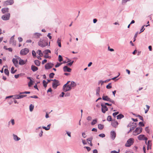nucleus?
I'll list each match as a JSON object with an SVG mask.
<instances>
[{
	"label": "nucleus",
	"instance_id": "4",
	"mask_svg": "<svg viewBox=\"0 0 153 153\" xmlns=\"http://www.w3.org/2000/svg\"><path fill=\"white\" fill-rule=\"evenodd\" d=\"M72 89L70 85L65 84L63 86L62 90L64 92L70 91Z\"/></svg>",
	"mask_w": 153,
	"mask_h": 153
},
{
	"label": "nucleus",
	"instance_id": "14",
	"mask_svg": "<svg viewBox=\"0 0 153 153\" xmlns=\"http://www.w3.org/2000/svg\"><path fill=\"white\" fill-rule=\"evenodd\" d=\"M116 137V133L114 131H111V137L113 140L115 139Z\"/></svg>",
	"mask_w": 153,
	"mask_h": 153
},
{
	"label": "nucleus",
	"instance_id": "58",
	"mask_svg": "<svg viewBox=\"0 0 153 153\" xmlns=\"http://www.w3.org/2000/svg\"><path fill=\"white\" fill-rule=\"evenodd\" d=\"M99 136L100 137H102V138L104 137H105V135L104 134H101L99 135Z\"/></svg>",
	"mask_w": 153,
	"mask_h": 153
},
{
	"label": "nucleus",
	"instance_id": "44",
	"mask_svg": "<svg viewBox=\"0 0 153 153\" xmlns=\"http://www.w3.org/2000/svg\"><path fill=\"white\" fill-rule=\"evenodd\" d=\"M55 74L53 73H50L49 75V77L50 78H52L53 77Z\"/></svg>",
	"mask_w": 153,
	"mask_h": 153
},
{
	"label": "nucleus",
	"instance_id": "54",
	"mask_svg": "<svg viewBox=\"0 0 153 153\" xmlns=\"http://www.w3.org/2000/svg\"><path fill=\"white\" fill-rule=\"evenodd\" d=\"M62 64V63H59L57 62L56 64L55 65V67L56 68H57L59 67Z\"/></svg>",
	"mask_w": 153,
	"mask_h": 153
},
{
	"label": "nucleus",
	"instance_id": "16",
	"mask_svg": "<svg viewBox=\"0 0 153 153\" xmlns=\"http://www.w3.org/2000/svg\"><path fill=\"white\" fill-rule=\"evenodd\" d=\"M147 145V150H149V149H151V146H152V143H151V141L149 140L148 141L147 143H146Z\"/></svg>",
	"mask_w": 153,
	"mask_h": 153
},
{
	"label": "nucleus",
	"instance_id": "9",
	"mask_svg": "<svg viewBox=\"0 0 153 153\" xmlns=\"http://www.w3.org/2000/svg\"><path fill=\"white\" fill-rule=\"evenodd\" d=\"M14 3L13 0H7L4 2V6L8 5H11Z\"/></svg>",
	"mask_w": 153,
	"mask_h": 153
},
{
	"label": "nucleus",
	"instance_id": "28",
	"mask_svg": "<svg viewBox=\"0 0 153 153\" xmlns=\"http://www.w3.org/2000/svg\"><path fill=\"white\" fill-rule=\"evenodd\" d=\"M51 125V124H49L47 126V127L45 126H43L42 128L45 129L46 130H48L50 129V126Z\"/></svg>",
	"mask_w": 153,
	"mask_h": 153
},
{
	"label": "nucleus",
	"instance_id": "31",
	"mask_svg": "<svg viewBox=\"0 0 153 153\" xmlns=\"http://www.w3.org/2000/svg\"><path fill=\"white\" fill-rule=\"evenodd\" d=\"M35 64L37 66H39L40 65V62L38 60H35L34 61Z\"/></svg>",
	"mask_w": 153,
	"mask_h": 153
},
{
	"label": "nucleus",
	"instance_id": "57",
	"mask_svg": "<svg viewBox=\"0 0 153 153\" xmlns=\"http://www.w3.org/2000/svg\"><path fill=\"white\" fill-rule=\"evenodd\" d=\"M66 134H67L70 137H71V132L68 131H66Z\"/></svg>",
	"mask_w": 153,
	"mask_h": 153
},
{
	"label": "nucleus",
	"instance_id": "36",
	"mask_svg": "<svg viewBox=\"0 0 153 153\" xmlns=\"http://www.w3.org/2000/svg\"><path fill=\"white\" fill-rule=\"evenodd\" d=\"M34 106L32 104H31L29 106L30 111H32L33 109Z\"/></svg>",
	"mask_w": 153,
	"mask_h": 153
},
{
	"label": "nucleus",
	"instance_id": "34",
	"mask_svg": "<svg viewBox=\"0 0 153 153\" xmlns=\"http://www.w3.org/2000/svg\"><path fill=\"white\" fill-rule=\"evenodd\" d=\"M36 53L38 54L40 56H42L43 55V53H42L41 51L40 50H38Z\"/></svg>",
	"mask_w": 153,
	"mask_h": 153
},
{
	"label": "nucleus",
	"instance_id": "35",
	"mask_svg": "<svg viewBox=\"0 0 153 153\" xmlns=\"http://www.w3.org/2000/svg\"><path fill=\"white\" fill-rule=\"evenodd\" d=\"M145 130L147 133H148L149 134H150V129L149 128V127H146L145 128Z\"/></svg>",
	"mask_w": 153,
	"mask_h": 153
},
{
	"label": "nucleus",
	"instance_id": "12",
	"mask_svg": "<svg viewBox=\"0 0 153 153\" xmlns=\"http://www.w3.org/2000/svg\"><path fill=\"white\" fill-rule=\"evenodd\" d=\"M59 85V81L56 82H53L52 83V87L53 88L56 89Z\"/></svg>",
	"mask_w": 153,
	"mask_h": 153
},
{
	"label": "nucleus",
	"instance_id": "22",
	"mask_svg": "<svg viewBox=\"0 0 153 153\" xmlns=\"http://www.w3.org/2000/svg\"><path fill=\"white\" fill-rule=\"evenodd\" d=\"M9 9L7 8H3L1 9V11L3 13H4L6 12H8L9 11Z\"/></svg>",
	"mask_w": 153,
	"mask_h": 153
},
{
	"label": "nucleus",
	"instance_id": "38",
	"mask_svg": "<svg viewBox=\"0 0 153 153\" xmlns=\"http://www.w3.org/2000/svg\"><path fill=\"white\" fill-rule=\"evenodd\" d=\"M97 123V119H94L93 120V121L91 123V125H94Z\"/></svg>",
	"mask_w": 153,
	"mask_h": 153
},
{
	"label": "nucleus",
	"instance_id": "40",
	"mask_svg": "<svg viewBox=\"0 0 153 153\" xmlns=\"http://www.w3.org/2000/svg\"><path fill=\"white\" fill-rule=\"evenodd\" d=\"M14 67H12L11 68V72L12 74H14L16 72L17 70H15L14 71Z\"/></svg>",
	"mask_w": 153,
	"mask_h": 153
},
{
	"label": "nucleus",
	"instance_id": "41",
	"mask_svg": "<svg viewBox=\"0 0 153 153\" xmlns=\"http://www.w3.org/2000/svg\"><path fill=\"white\" fill-rule=\"evenodd\" d=\"M48 83V82H46V81L45 80H44L43 81V84L45 88H46L47 86V84Z\"/></svg>",
	"mask_w": 153,
	"mask_h": 153
},
{
	"label": "nucleus",
	"instance_id": "8",
	"mask_svg": "<svg viewBox=\"0 0 153 153\" xmlns=\"http://www.w3.org/2000/svg\"><path fill=\"white\" fill-rule=\"evenodd\" d=\"M10 17V14L9 13L7 14L4 15L1 17V19L4 20L6 21L9 20Z\"/></svg>",
	"mask_w": 153,
	"mask_h": 153
},
{
	"label": "nucleus",
	"instance_id": "27",
	"mask_svg": "<svg viewBox=\"0 0 153 153\" xmlns=\"http://www.w3.org/2000/svg\"><path fill=\"white\" fill-rule=\"evenodd\" d=\"M45 68L46 69H49L51 68L49 63H47L45 65Z\"/></svg>",
	"mask_w": 153,
	"mask_h": 153
},
{
	"label": "nucleus",
	"instance_id": "10",
	"mask_svg": "<svg viewBox=\"0 0 153 153\" xmlns=\"http://www.w3.org/2000/svg\"><path fill=\"white\" fill-rule=\"evenodd\" d=\"M27 96L26 95H15L14 96V98L16 99H20L23 98L24 97H26Z\"/></svg>",
	"mask_w": 153,
	"mask_h": 153
},
{
	"label": "nucleus",
	"instance_id": "7",
	"mask_svg": "<svg viewBox=\"0 0 153 153\" xmlns=\"http://www.w3.org/2000/svg\"><path fill=\"white\" fill-rule=\"evenodd\" d=\"M101 106L102 111L103 113H105L106 111H108V108L104 104L101 103Z\"/></svg>",
	"mask_w": 153,
	"mask_h": 153
},
{
	"label": "nucleus",
	"instance_id": "21",
	"mask_svg": "<svg viewBox=\"0 0 153 153\" xmlns=\"http://www.w3.org/2000/svg\"><path fill=\"white\" fill-rule=\"evenodd\" d=\"M19 64L21 65H23L26 63V62L21 59L19 60Z\"/></svg>",
	"mask_w": 153,
	"mask_h": 153
},
{
	"label": "nucleus",
	"instance_id": "1",
	"mask_svg": "<svg viewBox=\"0 0 153 153\" xmlns=\"http://www.w3.org/2000/svg\"><path fill=\"white\" fill-rule=\"evenodd\" d=\"M142 130V128L141 127H137L133 132V134L134 136H136L141 132Z\"/></svg>",
	"mask_w": 153,
	"mask_h": 153
},
{
	"label": "nucleus",
	"instance_id": "18",
	"mask_svg": "<svg viewBox=\"0 0 153 153\" xmlns=\"http://www.w3.org/2000/svg\"><path fill=\"white\" fill-rule=\"evenodd\" d=\"M118 124V123L117 121H113L111 122V125L114 127L116 128L117 127Z\"/></svg>",
	"mask_w": 153,
	"mask_h": 153
},
{
	"label": "nucleus",
	"instance_id": "49",
	"mask_svg": "<svg viewBox=\"0 0 153 153\" xmlns=\"http://www.w3.org/2000/svg\"><path fill=\"white\" fill-rule=\"evenodd\" d=\"M30 93V91H25L24 92H20L19 94H29Z\"/></svg>",
	"mask_w": 153,
	"mask_h": 153
},
{
	"label": "nucleus",
	"instance_id": "60",
	"mask_svg": "<svg viewBox=\"0 0 153 153\" xmlns=\"http://www.w3.org/2000/svg\"><path fill=\"white\" fill-rule=\"evenodd\" d=\"M119 113L118 112H115L113 113V115L114 117H115Z\"/></svg>",
	"mask_w": 153,
	"mask_h": 153
},
{
	"label": "nucleus",
	"instance_id": "64",
	"mask_svg": "<svg viewBox=\"0 0 153 153\" xmlns=\"http://www.w3.org/2000/svg\"><path fill=\"white\" fill-rule=\"evenodd\" d=\"M29 97L31 98H38V97L36 95H33V96H30Z\"/></svg>",
	"mask_w": 153,
	"mask_h": 153
},
{
	"label": "nucleus",
	"instance_id": "26",
	"mask_svg": "<svg viewBox=\"0 0 153 153\" xmlns=\"http://www.w3.org/2000/svg\"><path fill=\"white\" fill-rule=\"evenodd\" d=\"M145 137V135L143 134H140L139 135L138 137V139L139 140H143V138Z\"/></svg>",
	"mask_w": 153,
	"mask_h": 153
},
{
	"label": "nucleus",
	"instance_id": "15",
	"mask_svg": "<svg viewBox=\"0 0 153 153\" xmlns=\"http://www.w3.org/2000/svg\"><path fill=\"white\" fill-rule=\"evenodd\" d=\"M42 35V34L39 33H36L33 34V38L36 39L38 38Z\"/></svg>",
	"mask_w": 153,
	"mask_h": 153
},
{
	"label": "nucleus",
	"instance_id": "42",
	"mask_svg": "<svg viewBox=\"0 0 153 153\" xmlns=\"http://www.w3.org/2000/svg\"><path fill=\"white\" fill-rule=\"evenodd\" d=\"M146 107L147 108V109H146L145 111V113L146 114L148 112L150 108L149 106L148 105H146Z\"/></svg>",
	"mask_w": 153,
	"mask_h": 153
},
{
	"label": "nucleus",
	"instance_id": "17",
	"mask_svg": "<svg viewBox=\"0 0 153 153\" xmlns=\"http://www.w3.org/2000/svg\"><path fill=\"white\" fill-rule=\"evenodd\" d=\"M12 62L14 65L17 67L18 66V61L16 59L13 58L12 59Z\"/></svg>",
	"mask_w": 153,
	"mask_h": 153
},
{
	"label": "nucleus",
	"instance_id": "56",
	"mask_svg": "<svg viewBox=\"0 0 153 153\" xmlns=\"http://www.w3.org/2000/svg\"><path fill=\"white\" fill-rule=\"evenodd\" d=\"M10 121L12 125H14L15 124L14 120L13 119H11Z\"/></svg>",
	"mask_w": 153,
	"mask_h": 153
},
{
	"label": "nucleus",
	"instance_id": "46",
	"mask_svg": "<svg viewBox=\"0 0 153 153\" xmlns=\"http://www.w3.org/2000/svg\"><path fill=\"white\" fill-rule=\"evenodd\" d=\"M136 127V126H134L131 127L130 128V130H129V131H128V133H130L134 129V128H135Z\"/></svg>",
	"mask_w": 153,
	"mask_h": 153
},
{
	"label": "nucleus",
	"instance_id": "59",
	"mask_svg": "<svg viewBox=\"0 0 153 153\" xmlns=\"http://www.w3.org/2000/svg\"><path fill=\"white\" fill-rule=\"evenodd\" d=\"M145 26V25H144L142 27V28H141V29L140 30V32L139 33H141L143 32V31L145 29V28H144V27Z\"/></svg>",
	"mask_w": 153,
	"mask_h": 153
},
{
	"label": "nucleus",
	"instance_id": "20",
	"mask_svg": "<svg viewBox=\"0 0 153 153\" xmlns=\"http://www.w3.org/2000/svg\"><path fill=\"white\" fill-rule=\"evenodd\" d=\"M111 80V79H107L104 81H102V80H100L99 81V82H98V84H100V82H101V85H103V84L104 83L107 82H109V81H110V80Z\"/></svg>",
	"mask_w": 153,
	"mask_h": 153
},
{
	"label": "nucleus",
	"instance_id": "23",
	"mask_svg": "<svg viewBox=\"0 0 153 153\" xmlns=\"http://www.w3.org/2000/svg\"><path fill=\"white\" fill-rule=\"evenodd\" d=\"M100 87H98L96 90V95L97 96L99 97L100 96Z\"/></svg>",
	"mask_w": 153,
	"mask_h": 153
},
{
	"label": "nucleus",
	"instance_id": "2",
	"mask_svg": "<svg viewBox=\"0 0 153 153\" xmlns=\"http://www.w3.org/2000/svg\"><path fill=\"white\" fill-rule=\"evenodd\" d=\"M134 139L133 138H129L127 141L126 143L125 146L126 147H129L133 144L134 143Z\"/></svg>",
	"mask_w": 153,
	"mask_h": 153
},
{
	"label": "nucleus",
	"instance_id": "29",
	"mask_svg": "<svg viewBox=\"0 0 153 153\" xmlns=\"http://www.w3.org/2000/svg\"><path fill=\"white\" fill-rule=\"evenodd\" d=\"M57 43L58 45V46L60 47H61V39L58 38L57 39Z\"/></svg>",
	"mask_w": 153,
	"mask_h": 153
},
{
	"label": "nucleus",
	"instance_id": "62",
	"mask_svg": "<svg viewBox=\"0 0 153 153\" xmlns=\"http://www.w3.org/2000/svg\"><path fill=\"white\" fill-rule=\"evenodd\" d=\"M32 54L33 56H36V53L33 50L32 51Z\"/></svg>",
	"mask_w": 153,
	"mask_h": 153
},
{
	"label": "nucleus",
	"instance_id": "33",
	"mask_svg": "<svg viewBox=\"0 0 153 153\" xmlns=\"http://www.w3.org/2000/svg\"><path fill=\"white\" fill-rule=\"evenodd\" d=\"M43 53L45 55H47L48 53H51V51L49 49H47L43 51Z\"/></svg>",
	"mask_w": 153,
	"mask_h": 153
},
{
	"label": "nucleus",
	"instance_id": "30",
	"mask_svg": "<svg viewBox=\"0 0 153 153\" xmlns=\"http://www.w3.org/2000/svg\"><path fill=\"white\" fill-rule=\"evenodd\" d=\"M71 88L74 87L76 86V84L74 82L72 81L71 83V84L70 85Z\"/></svg>",
	"mask_w": 153,
	"mask_h": 153
},
{
	"label": "nucleus",
	"instance_id": "63",
	"mask_svg": "<svg viewBox=\"0 0 153 153\" xmlns=\"http://www.w3.org/2000/svg\"><path fill=\"white\" fill-rule=\"evenodd\" d=\"M44 58L45 59L47 58H51V57L50 56H48L47 55H45L44 56Z\"/></svg>",
	"mask_w": 153,
	"mask_h": 153
},
{
	"label": "nucleus",
	"instance_id": "52",
	"mask_svg": "<svg viewBox=\"0 0 153 153\" xmlns=\"http://www.w3.org/2000/svg\"><path fill=\"white\" fill-rule=\"evenodd\" d=\"M130 1V0H122V4H124L126 3L127 1Z\"/></svg>",
	"mask_w": 153,
	"mask_h": 153
},
{
	"label": "nucleus",
	"instance_id": "53",
	"mask_svg": "<svg viewBox=\"0 0 153 153\" xmlns=\"http://www.w3.org/2000/svg\"><path fill=\"white\" fill-rule=\"evenodd\" d=\"M139 125L140 126V127H143L145 126L144 124L142 122H140L139 123Z\"/></svg>",
	"mask_w": 153,
	"mask_h": 153
},
{
	"label": "nucleus",
	"instance_id": "5",
	"mask_svg": "<svg viewBox=\"0 0 153 153\" xmlns=\"http://www.w3.org/2000/svg\"><path fill=\"white\" fill-rule=\"evenodd\" d=\"M41 128L42 127L40 126L36 129V132L37 133H39V136L40 137H42L43 135V132Z\"/></svg>",
	"mask_w": 153,
	"mask_h": 153
},
{
	"label": "nucleus",
	"instance_id": "32",
	"mask_svg": "<svg viewBox=\"0 0 153 153\" xmlns=\"http://www.w3.org/2000/svg\"><path fill=\"white\" fill-rule=\"evenodd\" d=\"M124 117V115L121 114H119L117 116V119H120Z\"/></svg>",
	"mask_w": 153,
	"mask_h": 153
},
{
	"label": "nucleus",
	"instance_id": "51",
	"mask_svg": "<svg viewBox=\"0 0 153 153\" xmlns=\"http://www.w3.org/2000/svg\"><path fill=\"white\" fill-rule=\"evenodd\" d=\"M64 92H62L61 94L59 95V96L60 97H63L64 96H65V93Z\"/></svg>",
	"mask_w": 153,
	"mask_h": 153
},
{
	"label": "nucleus",
	"instance_id": "45",
	"mask_svg": "<svg viewBox=\"0 0 153 153\" xmlns=\"http://www.w3.org/2000/svg\"><path fill=\"white\" fill-rule=\"evenodd\" d=\"M111 83H109L108 85H107L106 86V88H107L109 89L111 88Z\"/></svg>",
	"mask_w": 153,
	"mask_h": 153
},
{
	"label": "nucleus",
	"instance_id": "19",
	"mask_svg": "<svg viewBox=\"0 0 153 153\" xmlns=\"http://www.w3.org/2000/svg\"><path fill=\"white\" fill-rule=\"evenodd\" d=\"M102 99L104 100L109 102L110 98H109L108 96H105L103 95L102 97Z\"/></svg>",
	"mask_w": 153,
	"mask_h": 153
},
{
	"label": "nucleus",
	"instance_id": "25",
	"mask_svg": "<svg viewBox=\"0 0 153 153\" xmlns=\"http://www.w3.org/2000/svg\"><path fill=\"white\" fill-rule=\"evenodd\" d=\"M13 138L15 141H18L20 140V138L19 137L16 135L14 134H13Z\"/></svg>",
	"mask_w": 153,
	"mask_h": 153
},
{
	"label": "nucleus",
	"instance_id": "37",
	"mask_svg": "<svg viewBox=\"0 0 153 153\" xmlns=\"http://www.w3.org/2000/svg\"><path fill=\"white\" fill-rule=\"evenodd\" d=\"M98 128L100 130H102L104 128V125L101 124H99L98 125Z\"/></svg>",
	"mask_w": 153,
	"mask_h": 153
},
{
	"label": "nucleus",
	"instance_id": "39",
	"mask_svg": "<svg viewBox=\"0 0 153 153\" xmlns=\"http://www.w3.org/2000/svg\"><path fill=\"white\" fill-rule=\"evenodd\" d=\"M4 72L5 74L8 76L9 75V71L7 69H5L4 70Z\"/></svg>",
	"mask_w": 153,
	"mask_h": 153
},
{
	"label": "nucleus",
	"instance_id": "24",
	"mask_svg": "<svg viewBox=\"0 0 153 153\" xmlns=\"http://www.w3.org/2000/svg\"><path fill=\"white\" fill-rule=\"evenodd\" d=\"M31 70L34 72L38 70V68L34 65H32L31 67Z\"/></svg>",
	"mask_w": 153,
	"mask_h": 153
},
{
	"label": "nucleus",
	"instance_id": "43",
	"mask_svg": "<svg viewBox=\"0 0 153 153\" xmlns=\"http://www.w3.org/2000/svg\"><path fill=\"white\" fill-rule=\"evenodd\" d=\"M33 81L32 79H30V82L28 83V85L29 87H30L33 84Z\"/></svg>",
	"mask_w": 153,
	"mask_h": 153
},
{
	"label": "nucleus",
	"instance_id": "55",
	"mask_svg": "<svg viewBox=\"0 0 153 153\" xmlns=\"http://www.w3.org/2000/svg\"><path fill=\"white\" fill-rule=\"evenodd\" d=\"M70 93L68 92L66 94H65V97H69L70 96Z\"/></svg>",
	"mask_w": 153,
	"mask_h": 153
},
{
	"label": "nucleus",
	"instance_id": "48",
	"mask_svg": "<svg viewBox=\"0 0 153 153\" xmlns=\"http://www.w3.org/2000/svg\"><path fill=\"white\" fill-rule=\"evenodd\" d=\"M136 116L137 117H139V119L140 120H142V121H143V117L142 116H140L139 115H137V116Z\"/></svg>",
	"mask_w": 153,
	"mask_h": 153
},
{
	"label": "nucleus",
	"instance_id": "6",
	"mask_svg": "<svg viewBox=\"0 0 153 153\" xmlns=\"http://www.w3.org/2000/svg\"><path fill=\"white\" fill-rule=\"evenodd\" d=\"M29 52V50L27 48H25L21 50L20 53L22 55H26Z\"/></svg>",
	"mask_w": 153,
	"mask_h": 153
},
{
	"label": "nucleus",
	"instance_id": "47",
	"mask_svg": "<svg viewBox=\"0 0 153 153\" xmlns=\"http://www.w3.org/2000/svg\"><path fill=\"white\" fill-rule=\"evenodd\" d=\"M107 120L108 121H111L112 120V118L111 116H108L107 117Z\"/></svg>",
	"mask_w": 153,
	"mask_h": 153
},
{
	"label": "nucleus",
	"instance_id": "50",
	"mask_svg": "<svg viewBox=\"0 0 153 153\" xmlns=\"http://www.w3.org/2000/svg\"><path fill=\"white\" fill-rule=\"evenodd\" d=\"M63 60L62 58L60 55L59 56V62H61Z\"/></svg>",
	"mask_w": 153,
	"mask_h": 153
},
{
	"label": "nucleus",
	"instance_id": "13",
	"mask_svg": "<svg viewBox=\"0 0 153 153\" xmlns=\"http://www.w3.org/2000/svg\"><path fill=\"white\" fill-rule=\"evenodd\" d=\"M63 70L65 72H70L71 71V69L68 67L67 66H65L63 67Z\"/></svg>",
	"mask_w": 153,
	"mask_h": 153
},
{
	"label": "nucleus",
	"instance_id": "3",
	"mask_svg": "<svg viewBox=\"0 0 153 153\" xmlns=\"http://www.w3.org/2000/svg\"><path fill=\"white\" fill-rule=\"evenodd\" d=\"M38 45L39 46L43 48L47 46L48 45V43L47 42L44 43V40L40 39L38 42Z\"/></svg>",
	"mask_w": 153,
	"mask_h": 153
},
{
	"label": "nucleus",
	"instance_id": "61",
	"mask_svg": "<svg viewBox=\"0 0 153 153\" xmlns=\"http://www.w3.org/2000/svg\"><path fill=\"white\" fill-rule=\"evenodd\" d=\"M74 62V61H72L71 62H70L69 63H67V65H68L71 66L72 65V64Z\"/></svg>",
	"mask_w": 153,
	"mask_h": 153
},
{
	"label": "nucleus",
	"instance_id": "11",
	"mask_svg": "<svg viewBox=\"0 0 153 153\" xmlns=\"http://www.w3.org/2000/svg\"><path fill=\"white\" fill-rule=\"evenodd\" d=\"M14 36L15 35H14L11 37L10 40V44H12L13 45L15 46L16 45V42L14 40Z\"/></svg>",
	"mask_w": 153,
	"mask_h": 153
}]
</instances>
